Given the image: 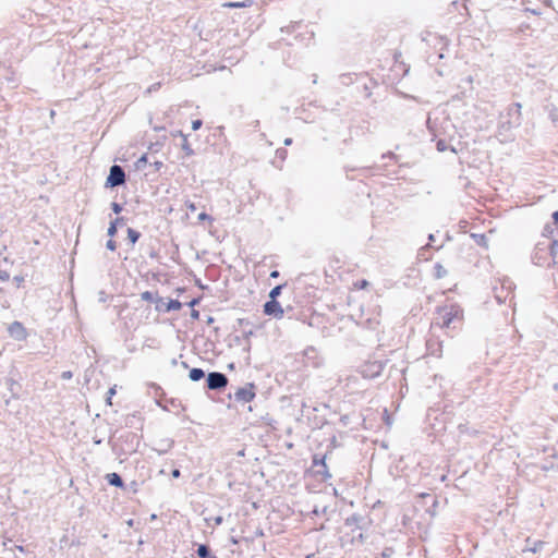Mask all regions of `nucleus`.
<instances>
[{
    "mask_svg": "<svg viewBox=\"0 0 558 558\" xmlns=\"http://www.w3.org/2000/svg\"><path fill=\"white\" fill-rule=\"evenodd\" d=\"M461 318H462V312L458 306H456V305L446 306L439 311L437 324L441 327H450V325L454 320H461Z\"/></svg>",
    "mask_w": 558,
    "mask_h": 558,
    "instance_id": "obj_1",
    "label": "nucleus"
},
{
    "mask_svg": "<svg viewBox=\"0 0 558 558\" xmlns=\"http://www.w3.org/2000/svg\"><path fill=\"white\" fill-rule=\"evenodd\" d=\"M125 181L124 170L120 166H112L110 168L109 175L106 181V185L110 187H114L123 184Z\"/></svg>",
    "mask_w": 558,
    "mask_h": 558,
    "instance_id": "obj_2",
    "label": "nucleus"
},
{
    "mask_svg": "<svg viewBox=\"0 0 558 558\" xmlns=\"http://www.w3.org/2000/svg\"><path fill=\"white\" fill-rule=\"evenodd\" d=\"M228 384V378L225 374L213 372L207 376V387L211 390H217L226 387Z\"/></svg>",
    "mask_w": 558,
    "mask_h": 558,
    "instance_id": "obj_3",
    "label": "nucleus"
},
{
    "mask_svg": "<svg viewBox=\"0 0 558 558\" xmlns=\"http://www.w3.org/2000/svg\"><path fill=\"white\" fill-rule=\"evenodd\" d=\"M264 313L266 315L280 319L283 317L284 311L279 302H277L276 300H270L265 303Z\"/></svg>",
    "mask_w": 558,
    "mask_h": 558,
    "instance_id": "obj_4",
    "label": "nucleus"
},
{
    "mask_svg": "<svg viewBox=\"0 0 558 558\" xmlns=\"http://www.w3.org/2000/svg\"><path fill=\"white\" fill-rule=\"evenodd\" d=\"M234 396L238 401H243V402L252 401L255 397L254 385L247 384L245 387L238 389V391L235 392Z\"/></svg>",
    "mask_w": 558,
    "mask_h": 558,
    "instance_id": "obj_5",
    "label": "nucleus"
},
{
    "mask_svg": "<svg viewBox=\"0 0 558 558\" xmlns=\"http://www.w3.org/2000/svg\"><path fill=\"white\" fill-rule=\"evenodd\" d=\"M9 332L11 336H13L14 338H16L19 340H22L26 337L25 329H24L23 325L19 322H14L10 325Z\"/></svg>",
    "mask_w": 558,
    "mask_h": 558,
    "instance_id": "obj_6",
    "label": "nucleus"
},
{
    "mask_svg": "<svg viewBox=\"0 0 558 558\" xmlns=\"http://www.w3.org/2000/svg\"><path fill=\"white\" fill-rule=\"evenodd\" d=\"M107 480H108L109 484H111L113 486H117V487L123 486L122 478L117 473H109L107 475Z\"/></svg>",
    "mask_w": 558,
    "mask_h": 558,
    "instance_id": "obj_7",
    "label": "nucleus"
},
{
    "mask_svg": "<svg viewBox=\"0 0 558 558\" xmlns=\"http://www.w3.org/2000/svg\"><path fill=\"white\" fill-rule=\"evenodd\" d=\"M204 376H205V373L201 368H192L189 374L190 379L193 381H197V380L202 379Z\"/></svg>",
    "mask_w": 558,
    "mask_h": 558,
    "instance_id": "obj_8",
    "label": "nucleus"
},
{
    "mask_svg": "<svg viewBox=\"0 0 558 558\" xmlns=\"http://www.w3.org/2000/svg\"><path fill=\"white\" fill-rule=\"evenodd\" d=\"M123 218H117L116 220L110 222V226L108 228V235L113 236L117 233V225L119 221H122Z\"/></svg>",
    "mask_w": 558,
    "mask_h": 558,
    "instance_id": "obj_9",
    "label": "nucleus"
},
{
    "mask_svg": "<svg viewBox=\"0 0 558 558\" xmlns=\"http://www.w3.org/2000/svg\"><path fill=\"white\" fill-rule=\"evenodd\" d=\"M197 554L201 558H209V548L206 545H199Z\"/></svg>",
    "mask_w": 558,
    "mask_h": 558,
    "instance_id": "obj_10",
    "label": "nucleus"
},
{
    "mask_svg": "<svg viewBox=\"0 0 558 558\" xmlns=\"http://www.w3.org/2000/svg\"><path fill=\"white\" fill-rule=\"evenodd\" d=\"M128 238L134 244L138 240L140 233L137 231H135L134 229L129 228L128 229Z\"/></svg>",
    "mask_w": 558,
    "mask_h": 558,
    "instance_id": "obj_11",
    "label": "nucleus"
},
{
    "mask_svg": "<svg viewBox=\"0 0 558 558\" xmlns=\"http://www.w3.org/2000/svg\"><path fill=\"white\" fill-rule=\"evenodd\" d=\"M281 290H282V286L281 284H279V286L275 287L274 289H271V291L269 292L270 300H276L277 296L280 295Z\"/></svg>",
    "mask_w": 558,
    "mask_h": 558,
    "instance_id": "obj_12",
    "label": "nucleus"
},
{
    "mask_svg": "<svg viewBox=\"0 0 558 558\" xmlns=\"http://www.w3.org/2000/svg\"><path fill=\"white\" fill-rule=\"evenodd\" d=\"M182 137H183V142L181 145L182 149L186 153V155H192L193 150H192L190 144L187 143L186 137L184 135H182Z\"/></svg>",
    "mask_w": 558,
    "mask_h": 558,
    "instance_id": "obj_13",
    "label": "nucleus"
},
{
    "mask_svg": "<svg viewBox=\"0 0 558 558\" xmlns=\"http://www.w3.org/2000/svg\"><path fill=\"white\" fill-rule=\"evenodd\" d=\"M168 311H178L181 308V303L175 300H171L168 304Z\"/></svg>",
    "mask_w": 558,
    "mask_h": 558,
    "instance_id": "obj_14",
    "label": "nucleus"
},
{
    "mask_svg": "<svg viewBox=\"0 0 558 558\" xmlns=\"http://www.w3.org/2000/svg\"><path fill=\"white\" fill-rule=\"evenodd\" d=\"M223 7L227 8H244L247 7L246 2H228L225 3Z\"/></svg>",
    "mask_w": 558,
    "mask_h": 558,
    "instance_id": "obj_15",
    "label": "nucleus"
},
{
    "mask_svg": "<svg viewBox=\"0 0 558 558\" xmlns=\"http://www.w3.org/2000/svg\"><path fill=\"white\" fill-rule=\"evenodd\" d=\"M142 300L144 301H153L154 300V293L150 291H145L141 294Z\"/></svg>",
    "mask_w": 558,
    "mask_h": 558,
    "instance_id": "obj_16",
    "label": "nucleus"
},
{
    "mask_svg": "<svg viewBox=\"0 0 558 558\" xmlns=\"http://www.w3.org/2000/svg\"><path fill=\"white\" fill-rule=\"evenodd\" d=\"M436 270H437L438 278H441L447 274V270L441 265H437Z\"/></svg>",
    "mask_w": 558,
    "mask_h": 558,
    "instance_id": "obj_17",
    "label": "nucleus"
},
{
    "mask_svg": "<svg viewBox=\"0 0 558 558\" xmlns=\"http://www.w3.org/2000/svg\"><path fill=\"white\" fill-rule=\"evenodd\" d=\"M111 208L113 210L114 214H120L121 210H122V206L118 203H112L111 204Z\"/></svg>",
    "mask_w": 558,
    "mask_h": 558,
    "instance_id": "obj_18",
    "label": "nucleus"
},
{
    "mask_svg": "<svg viewBox=\"0 0 558 558\" xmlns=\"http://www.w3.org/2000/svg\"><path fill=\"white\" fill-rule=\"evenodd\" d=\"M147 162V157L146 155H143L136 162V166L137 168H141L143 165H145Z\"/></svg>",
    "mask_w": 558,
    "mask_h": 558,
    "instance_id": "obj_19",
    "label": "nucleus"
},
{
    "mask_svg": "<svg viewBox=\"0 0 558 558\" xmlns=\"http://www.w3.org/2000/svg\"><path fill=\"white\" fill-rule=\"evenodd\" d=\"M201 126H202V121L201 120H195V121L192 122V129L194 131L198 130Z\"/></svg>",
    "mask_w": 558,
    "mask_h": 558,
    "instance_id": "obj_20",
    "label": "nucleus"
},
{
    "mask_svg": "<svg viewBox=\"0 0 558 558\" xmlns=\"http://www.w3.org/2000/svg\"><path fill=\"white\" fill-rule=\"evenodd\" d=\"M114 393H116V387L110 388V389H109V391H108L109 397H108V399H107V401H108V403H109V404H111V397H112Z\"/></svg>",
    "mask_w": 558,
    "mask_h": 558,
    "instance_id": "obj_21",
    "label": "nucleus"
},
{
    "mask_svg": "<svg viewBox=\"0 0 558 558\" xmlns=\"http://www.w3.org/2000/svg\"><path fill=\"white\" fill-rule=\"evenodd\" d=\"M107 248L110 250V251H114L116 250V242L112 241V240H109L107 242Z\"/></svg>",
    "mask_w": 558,
    "mask_h": 558,
    "instance_id": "obj_22",
    "label": "nucleus"
},
{
    "mask_svg": "<svg viewBox=\"0 0 558 558\" xmlns=\"http://www.w3.org/2000/svg\"><path fill=\"white\" fill-rule=\"evenodd\" d=\"M185 205H186V208H187L189 210H191V211L196 210V206H195V204H194V203H192V202H186V203H185Z\"/></svg>",
    "mask_w": 558,
    "mask_h": 558,
    "instance_id": "obj_23",
    "label": "nucleus"
},
{
    "mask_svg": "<svg viewBox=\"0 0 558 558\" xmlns=\"http://www.w3.org/2000/svg\"><path fill=\"white\" fill-rule=\"evenodd\" d=\"M198 220H201V221L210 220V217L207 214H205V213H201L198 215Z\"/></svg>",
    "mask_w": 558,
    "mask_h": 558,
    "instance_id": "obj_24",
    "label": "nucleus"
},
{
    "mask_svg": "<svg viewBox=\"0 0 558 558\" xmlns=\"http://www.w3.org/2000/svg\"><path fill=\"white\" fill-rule=\"evenodd\" d=\"M61 377L62 379H70L72 378V373L70 371L63 372Z\"/></svg>",
    "mask_w": 558,
    "mask_h": 558,
    "instance_id": "obj_25",
    "label": "nucleus"
},
{
    "mask_svg": "<svg viewBox=\"0 0 558 558\" xmlns=\"http://www.w3.org/2000/svg\"><path fill=\"white\" fill-rule=\"evenodd\" d=\"M0 279L1 280H8L9 279V274L5 272V271H0Z\"/></svg>",
    "mask_w": 558,
    "mask_h": 558,
    "instance_id": "obj_26",
    "label": "nucleus"
},
{
    "mask_svg": "<svg viewBox=\"0 0 558 558\" xmlns=\"http://www.w3.org/2000/svg\"><path fill=\"white\" fill-rule=\"evenodd\" d=\"M172 476H173L174 478H178V477L180 476V471H179L178 469L173 470V471H172Z\"/></svg>",
    "mask_w": 558,
    "mask_h": 558,
    "instance_id": "obj_27",
    "label": "nucleus"
},
{
    "mask_svg": "<svg viewBox=\"0 0 558 558\" xmlns=\"http://www.w3.org/2000/svg\"><path fill=\"white\" fill-rule=\"evenodd\" d=\"M367 286H368V282H367L366 280H363V281H361V283H360V286H359V287H360L361 289H364V288H366Z\"/></svg>",
    "mask_w": 558,
    "mask_h": 558,
    "instance_id": "obj_28",
    "label": "nucleus"
},
{
    "mask_svg": "<svg viewBox=\"0 0 558 558\" xmlns=\"http://www.w3.org/2000/svg\"><path fill=\"white\" fill-rule=\"evenodd\" d=\"M99 301L105 302L106 301V294L105 292L99 293Z\"/></svg>",
    "mask_w": 558,
    "mask_h": 558,
    "instance_id": "obj_29",
    "label": "nucleus"
},
{
    "mask_svg": "<svg viewBox=\"0 0 558 558\" xmlns=\"http://www.w3.org/2000/svg\"><path fill=\"white\" fill-rule=\"evenodd\" d=\"M553 219L555 223H558V210L553 214Z\"/></svg>",
    "mask_w": 558,
    "mask_h": 558,
    "instance_id": "obj_30",
    "label": "nucleus"
},
{
    "mask_svg": "<svg viewBox=\"0 0 558 558\" xmlns=\"http://www.w3.org/2000/svg\"><path fill=\"white\" fill-rule=\"evenodd\" d=\"M270 277L271 278H278L279 277V272L277 270H274L270 272Z\"/></svg>",
    "mask_w": 558,
    "mask_h": 558,
    "instance_id": "obj_31",
    "label": "nucleus"
},
{
    "mask_svg": "<svg viewBox=\"0 0 558 558\" xmlns=\"http://www.w3.org/2000/svg\"><path fill=\"white\" fill-rule=\"evenodd\" d=\"M291 144H292V140H291V138H286V140H284V145H286V146H289V145H291Z\"/></svg>",
    "mask_w": 558,
    "mask_h": 558,
    "instance_id": "obj_32",
    "label": "nucleus"
},
{
    "mask_svg": "<svg viewBox=\"0 0 558 558\" xmlns=\"http://www.w3.org/2000/svg\"><path fill=\"white\" fill-rule=\"evenodd\" d=\"M437 146H438V149H439V150H444V149H445V148H444V145H442V143H441V142H438Z\"/></svg>",
    "mask_w": 558,
    "mask_h": 558,
    "instance_id": "obj_33",
    "label": "nucleus"
},
{
    "mask_svg": "<svg viewBox=\"0 0 558 558\" xmlns=\"http://www.w3.org/2000/svg\"><path fill=\"white\" fill-rule=\"evenodd\" d=\"M161 166H162V162H160V161H156V162H155V167H156V169H159Z\"/></svg>",
    "mask_w": 558,
    "mask_h": 558,
    "instance_id": "obj_34",
    "label": "nucleus"
},
{
    "mask_svg": "<svg viewBox=\"0 0 558 558\" xmlns=\"http://www.w3.org/2000/svg\"><path fill=\"white\" fill-rule=\"evenodd\" d=\"M429 241H434V235L433 234L429 235Z\"/></svg>",
    "mask_w": 558,
    "mask_h": 558,
    "instance_id": "obj_35",
    "label": "nucleus"
}]
</instances>
